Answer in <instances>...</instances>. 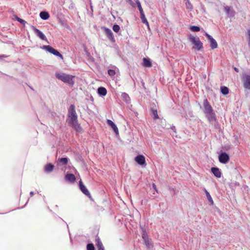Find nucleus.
<instances>
[{"mask_svg":"<svg viewBox=\"0 0 250 250\" xmlns=\"http://www.w3.org/2000/svg\"><path fill=\"white\" fill-rule=\"evenodd\" d=\"M68 124L76 131H80L82 128L78 124V116L75 110L74 105L71 104L68 109Z\"/></svg>","mask_w":250,"mask_h":250,"instance_id":"f257e3e1","label":"nucleus"},{"mask_svg":"<svg viewBox=\"0 0 250 250\" xmlns=\"http://www.w3.org/2000/svg\"><path fill=\"white\" fill-rule=\"evenodd\" d=\"M203 107V111L206 115V117L207 118L209 123L213 124V122H216L217 120L216 114L207 99L204 100Z\"/></svg>","mask_w":250,"mask_h":250,"instance_id":"f03ea898","label":"nucleus"},{"mask_svg":"<svg viewBox=\"0 0 250 250\" xmlns=\"http://www.w3.org/2000/svg\"><path fill=\"white\" fill-rule=\"evenodd\" d=\"M55 76L59 80L70 85H73L74 83L73 80L74 77L72 75L63 73H56Z\"/></svg>","mask_w":250,"mask_h":250,"instance_id":"7ed1b4c3","label":"nucleus"},{"mask_svg":"<svg viewBox=\"0 0 250 250\" xmlns=\"http://www.w3.org/2000/svg\"><path fill=\"white\" fill-rule=\"evenodd\" d=\"M189 41L194 44L193 48L197 50H200L203 48V43L200 41L199 38L189 35Z\"/></svg>","mask_w":250,"mask_h":250,"instance_id":"20e7f679","label":"nucleus"},{"mask_svg":"<svg viewBox=\"0 0 250 250\" xmlns=\"http://www.w3.org/2000/svg\"><path fill=\"white\" fill-rule=\"evenodd\" d=\"M42 49L56 56L59 57L62 59V56L60 54V53L50 45H43L42 46Z\"/></svg>","mask_w":250,"mask_h":250,"instance_id":"39448f33","label":"nucleus"},{"mask_svg":"<svg viewBox=\"0 0 250 250\" xmlns=\"http://www.w3.org/2000/svg\"><path fill=\"white\" fill-rule=\"evenodd\" d=\"M219 160L221 163L227 164L229 160V156L226 152H221L219 155Z\"/></svg>","mask_w":250,"mask_h":250,"instance_id":"423d86ee","label":"nucleus"},{"mask_svg":"<svg viewBox=\"0 0 250 250\" xmlns=\"http://www.w3.org/2000/svg\"><path fill=\"white\" fill-rule=\"evenodd\" d=\"M31 28L34 32V33L36 34V35L38 37H39L41 39L44 41L47 40L45 36L41 31L36 28L34 26H31Z\"/></svg>","mask_w":250,"mask_h":250,"instance_id":"0eeeda50","label":"nucleus"},{"mask_svg":"<svg viewBox=\"0 0 250 250\" xmlns=\"http://www.w3.org/2000/svg\"><path fill=\"white\" fill-rule=\"evenodd\" d=\"M243 81L244 87L250 89V75H245L243 76Z\"/></svg>","mask_w":250,"mask_h":250,"instance_id":"6e6552de","label":"nucleus"},{"mask_svg":"<svg viewBox=\"0 0 250 250\" xmlns=\"http://www.w3.org/2000/svg\"><path fill=\"white\" fill-rule=\"evenodd\" d=\"M104 30L108 39L112 42H115V40L112 31L110 29L106 27H104Z\"/></svg>","mask_w":250,"mask_h":250,"instance_id":"1a4fd4ad","label":"nucleus"},{"mask_svg":"<svg viewBox=\"0 0 250 250\" xmlns=\"http://www.w3.org/2000/svg\"><path fill=\"white\" fill-rule=\"evenodd\" d=\"M79 187L82 192L87 196H90V194L85 186L83 184L82 180L79 182Z\"/></svg>","mask_w":250,"mask_h":250,"instance_id":"9d476101","label":"nucleus"},{"mask_svg":"<svg viewBox=\"0 0 250 250\" xmlns=\"http://www.w3.org/2000/svg\"><path fill=\"white\" fill-rule=\"evenodd\" d=\"M135 161L139 165H143L146 163L145 158L143 155H139L135 158Z\"/></svg>","mask_w":250,"mask_h":250,"instance_id":"9b49d317","label":"nucleus"},{"mask_svg":"<svg viewBox=\"0 0 250 250\" xmlns=\"http://www.w3.org/2000/svg\"><path fill=\"white\" fill-rule=\"evenodd\" d=\"M224 10L229 17L231 18L234 16L235 11L232 10L230 7L226 6L224 7Z\"/></svg>","mask_w":250,"mask_h":250,"instance_id":"f8f14e48","label":"nucleus"},{"mask_svg":"<svg viewBox=\"0 0 250 250\" xmlns=\"http://www.w3.org/2000/svg\"><path fill=\"white\" fill-rule=\"evenodd\" d=\"M107 123L108 125L110 126L114 131L117 134L119 133L118 129L116 125L110 120H107Z\"/></svg>","mask_w":250,"mask_h":250,"instance_id":"ddd939ff","label":"nucleus"},{"mask_svg":"<svg viewBox=\"0 0 250 250\" xmlns=\"http://www.w3.org/2000/svg\"><path fill=\"white\" fill-rule=\"evenodd\" d=\"M65 180L71 183H73L76 180L75 175L73 174L69 173L67 174L65 176Z\"/></svg>","mask_w":250,"mask_h":250,"instance_id":"4468645a","label":"nucleus"},{"mask_svg":"<svg viewBox=\"0 0 250 250\" xmlns=\"http://www.w3.org/2000/svg\"><path fill=\"white\" fill-rule=\"evenodd\" d=\"M211 172L217 178H220L221 176V173L219 169L217 167L211 168Z\"/></svg>","mask_w":250,"mask_h":250,"instance_id":"2eb2a0df","label":"nucleus"},{"mask_svg":"<svg viewBox=\"0 0 250 250\" xmlns=\"http://www.w3.org/2000/svg\"><path fill=\"white\" fill-rule=\"evenodd\" d=\"M208 40L210 43V47L212 49H214L217 47V43L212 37L210 38Z\"/></svg>","mask_w":250,"mask_h":250,"instance_id":"dca6fc26","label":"nucleus"},{"mask_svg":"<svg viewBox=\"0 0 250 250\" xmlns=\"http://www.w3.org/2000/svg\"><path fill=\"white\" fill-rule=\"evenodd\" d=\"M98 93L101 96H105L107 93L106 89L104 87H100L98 89Z\"/></svg>","mask_w":250,"mask_h":250,"instance_id":"f3484780","label":"nucleus"},{"mask_svg":"<svg viewBox=\"0 0 250 250\" xmlns=\"http://www.w3.org/2000/svg\"><path fill=\"white\" fill-rule=\"evenodd\" d=\"M54 168V165L51 164H48L45 166L44 167V171L45 172H51Z\"/></svg>","mask_w":250,"mask_h":250,"instance_id":"a211bd4d","label":"nucleus"},{"mask_svg":"<svg viewBox=\"0 0 250 250\" xmlns=\"http://www.w3.org/2000/svg\"><path fill=\"white\" fill-rule=\"evenodd\" d=\"M40 16L42 19L44 20H47L49 18V15L47 12H41Z\"/></svg>","mask_w":250,"mask_h":250,"instance_id":"6ab92c4d","label":"nucleus"},{"mask_svg":"<svg viewBox=\"0 0 250 250\" xmlns=\"http://www.w3.org/2000/svg\"><path fill=\"white\" fill-rule=\"evenodd\" d=\"M96 241H97L96 245H97V247L98 248V250H104V247L103 246V244H102V242L101 241L99 238H98L96 239Z\"/></svg>","mask_w":250,"mask_h":250,"instance_id":"aec40b11","label":"nucleus"},{"mask_svg":"<svg viewBox=\"0 0 250 250\" xmlns=\"http://www.w3.org/2000/svg\"><path fill=\"white\" fill-rule=\"evenodd\" d=\"M122 98L123 99V100L126 103H129L130 101V97L129 95L126 94V93H123L122 94Z\"/></svg>","mask_w":250,"mask_h":250,"instance_id":"412c9836","label":"nucleus"},{"mask_svg":"<svg viewBox=\"0 0 250 250\" xmlns=\"http://www.w3.org/2000/svg\"><path fill=\"white\" fill-rule=\"evenodd\" d=\"M143 63L144 65L147 67H151V62L149 59L144 58L143 59Z\"/></svg>","mask_w":250,"mask_h":250,"instance_id":"4be33fe9","label":"nucleus"},{"mask_svg":"<svg viewBox=\"0 0 250 250\" xmlns=\"http://www.w3.org/2000/svg\"><path fill=\"white\" fill-rule=\"evenodd\" d=\"M141 19L143 23H145L148 27L149 26L148 22L145 17L144 13H140Z\"/></svg>","mask_w":250,"mask_h":250,"instance_id":"5701e85b","label":"nucleus"},{"mask_svg":"<svg viewBox=\"0 0 250 250\" xmlns=\"http://www.w3.org/2000/svg\"><path fill=\"white\" fill-rule=\"evenodd\" d=\"M205 192L206 193L207 198L208 201H209V202H210V203L211 205H212L213 204V200H212L209 193L206 189H205Z\"/></svg>","mask_w":250,"mask_h":250,"instance_id":"b1692460","label":"nucleus"},{"mask_svg":"<svg viewBox=\"0 0 250 250\" xmlns=\"http://www.w3.org/2000/svg\"><path fill=\"white\" fill-rule=\"evenodd\" d=\"M221 91L223 94L226 95L228 94L229 90L227 87L223 86L221 87Z\"/></svg>","mask_w":250,"mask_h":250,"instance_id":"393cba45","label":"nucleus"},{"mask_svg":"<svg viewBox=\"0 0 250 250\" xmlns=\"http://www.w3.org/2000/svg\"><path fill=\"white\" fill-rule=\"evenodd\" d=\"M59 161L62 165H65L68 162V159L67 158H61L59 159Z\"/></svg>","mask_w":250,"mask_h":250,"instance_id":"a878e982","label":"nucleus"},{"mask_svg":"<svg viewBox=\"0 0 250 250\" xmlns=\"http://www.w3.org/2000/svg\"><path fill=\"white\" fill-rule=\"evenodd\" d=\"M186 6L187 9L190 11H191L193 9V6L189 0H187V1L186 3Z\"/></svg>","mask_w":250,"mask_h":250,"instance_id":"bb28decb","label":"nucleus"},{"mask_svg":"<svg viewBox=\"0 0 250 250\" xmlns=\"http://www.w3.org/2000/svg\"><path fill=\"white\" fill-rule=\"evenodd\" d=\"M135 1L136 2L138 9L140 11V13H143L144 11H143L142 7L141 6V3H140L139 0H135Z\"/></svg>","mask_w":250,"mask_h":250,"instance_id":"cd10ccee","label":"nucleus"},{"mask_svg":"<svg viewBox=\"0 0 250 250\" xmlns=\"http://www.w3.org/2000/svg\"><path fill=\"white\" fill-rule=\"evenodd\" d=\"M15 19L17 21H18L19 22H20L23 25H25V24L26 23V21L24 20L19 18L18 16H15Z\"/></svg>","mask_w":250,"mask_h":250,"instance_id":"c85d7f7f","label":"nucleus"},{"mask_svg":"<svg viewBox=\"0 0 250 250\" xmlns=\"http://www.w3.org/2000/svg\"><path fill=\"white\" fill-rule=\"evenodd\" d=\"M190 29L193 32H198L200 30V27L197 26H191Z\"/></svg>","mask_w":250,"mask_h":250,"instance_id":"c756f323","label":"nucleus"},{"mask_svg":"<svg viewBox=\"0 0 250 250\" xmlns=\"http://www.w3.org/2000/svg\"><path fill=\"white\" fill-rule=\"evenodd\" d=\"M145 245L148 248H150L152 247V244L151 242L149 240L148 238L144 240Z\"/></svg>","mask_w":250,"mask_h":250,"instance_id":"7c9ffc66","label":"nucleus"},{"mask_svg":"<svg viewBox=\"0 0 250 250\" xmlns=\"http://www.w3.org/2000/svg\"><path fill=\"white\" fill-rule=\"evenodd\" d=\"M120 29V26L117 24H114L113 26V30L114 32L117 33Z\"/></svg>","mask_w":250,"mask_h":250,"instance_id":"2f4dec72","label":"nucleus"},{"mask_svg":"<svg viewBox=\"0 0 250 250\" xmlns=\"http://www.w3.org/2000/svg\"><path fill=\"white\" fill-rule=\"evenodd\" d=\"M152 112L154 119H157L159 118V116L158 115L157 111L156 110H152Z\"/></svg>","mask_w":250,"mask_h":250,"instance_id":"473e14b6","label":"nucleus"},{"mask_svg":"<svg viewBox=\"0 0 250 250\" xmlns=\"http://www.w3.org/2000/svg\"><path fill=\"white\" fill-rule=\"evenodd\" d=\"M87 250H95V248L93 244H88L87 245Z\"/></svg>","mask_w":250,"mask_h":250,"instance_id":"72a5a7b5","label":"nucleus"},{"mask_svg":"<svg viewBox=\"0 0 250 250\" xmlns=\"http://www.w3.org/2000/svg\"><path fill=\"white\" fill-rule=\"evenodd\" d=\"M108 73L110 76H113L115 74V72L114 70L109 69L108 71Z\"/></svg>","mask_w":250,"mask_h":250,"instance_id":"f704fd0d","label":"nucleus"},{"mask_svg":"<svg viewBox=\"0 0 250 250\" xmlns=\"http://www.w3.org/2000/svg\"><path fill=\"white\" fill-rule=\"evenodd\" d=\"M142 238L144 240H145L148 238L146 233L143 230V233L142 234Z\"/></svg>","mask_w":250,"mask_h":250,"instance_id":"c9c22d12","label":"nucleus"},{"mask_svg":"<svg viewBox=\"0 0 250 250\" xmlns=\"http://www.w3.org/2000/svg\"><path fill=\"white\" fill-rule=\"evenodd\" d=\"M152 188H153L155 190V191L156 192H158V190L157 189V188H156V186L155 185V184H152Z\"/></svg>","mask_w":250,"mask_h":250,"instance_id":"e433bc0d","label":"nucleus"},{"mask_svg":"<svg viewBox=\"0 0 250 250\" xmlns=\"http://www.w3.org/2000/svg\"><path fill=\"white\" fill-rule=\"evenodd\" d=\"M205 35L208 38V40H209L210 38L212 37V36H211L210 35H209L206 32L205 33Z\"/></svg>","mask_w":250,"mask_h":250,"instance_id":"4c0bfd02","label":"nucleus"},{"mask_svg":"<svg viewBox=\"0 0 250 250\" xmlns=\"http://www.w3.org/2000/svg\"><path fill=\"white\" fill-rule=\"evenodd\" d=\"M128 0L129 2V3L130 4V5H131L133 7H135V4L132 1V0Z\"/></svg>","mask_w":250,"mask_h":250,"instance_id":"58836bf2","label":"nucleus"},{"mask_svg":"<svg viewBox=\"0 0 250 250\" xmlns=\"http://www.w3.org/2000/svg\"><path fill=\"white\" fill-rule=\"evenodd\" d=\"M248 36L249 37V44L250 45V29L248 31Z\"/></svg>","mask_w":250,"mask_h":250,"instance_id":"ea45409f","label":"nucleus"},{"mask_svg":"<svg viewBox=\"0 0 250 250\" xmlns=\"http://www.w3.org/2000/svg\"><path fill=\"white\" fill-rule=\"evenodd\" d=\"M234 70L237 72H239V69L238 68H236V67H234Z\"/></svg>","mask_w":250,"mask_h":250,"instance_id":"a19ab883","label":"nucleus"},{"mask_svg":"<svg viewBox=\"0 0 250 250\" xmlns=\"http://www.w3.org/2000/svg\"><path fill=\"white\" fill-rule=\"evenodd\" d=\"M30 194L31 195V196H33L34 194V192L33 191H31L30 192Z\"/></svg>","mask_w":250,"mask_h":250,"instance_id":"79ce46f5","label":"nucleus"},{"mask_svg":"<svg viewBox=\"0 0 250 250\" xmlns=\"http://www.w3.org/2000/svg\"><path fill=\"white\" fill-rule=\"evenodd\" d=\"M172 130H175V126H173L172 128Z\"/></svg>","mask_w":250,"mask_h":250,"instance_id":"37998d69","label":"nucleus"}]
</instances>
